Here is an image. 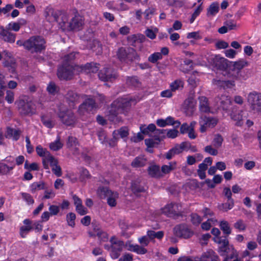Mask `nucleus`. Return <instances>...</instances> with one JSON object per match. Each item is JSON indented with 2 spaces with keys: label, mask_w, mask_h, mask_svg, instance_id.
I'll return each instance as SVG.
<instances>
[{
  "label": "nucleus",
  "mask_w": 261,
  "mask_h": 261,
  "mask_svg": "<svg viewBox=\"0 0 261 261\" xmlns=\"http://www.w3.org/2000/svg\"><path fill=\"white\" fill-rule=\"evenodd\" d=\"M116 55L121 63L125 64H130L134 61L139 62L141 60L140 55L134 48L130 47L119 48Z\"/></svg>",
  "instance_id": "1"
},
{
  "label": "nucleus",
  "mask_w": 261,
  "mask_h": 261,
  "mask_svg": "<svg viewBox=\"0 0 261 261\" xmlns=\"http://www.w3.org/2000/svg\"><path fill=\"white\" fill-rule=\"evenodd\" d=\"M45 39L38 35L33 36L27 39V50L31 54H41L46 48Z\"/></svg>",
  "instance_id": "2"
},
{
  "label": "nucleus",
  "mask_w": 261,
  "mask_h": 261,
  "mask_svg": "<svg viewBox=\"0 0 261 261\" xmlns=\"http://www.w3.org/2000/svg\"><path fill=\"white\" fill-rule=\"evenodd\" d=\"M130 107V100L119 98L112 103L110 113L114 116H116L119 114L126 115Z\"/></svg>",
  "instance_id": "3"
},
{
  "label": "nucleus",
  "mask_w": 261,
  "mask_h": 261,
  "mask_svg": "<svg viewBox=\"0 0 261 261\" xmlns=\"http://www.w3.org/2000/svg\"><path fill=\"white\" fill-rule=\"evenodd\" d=\"M76 66H79V65L62 64L58 69L57 76L58 78L60 80H71L73 76V71L77 70L79 72V69Z\"/></svg>",
  "instance_id": "4"
},
{
  "label": "nucleus",
  "mask_w": 261,
  "mask_h": 261,
  "mask_svg": "<svg viewBox=\"0 0 261 261\" xmlns=\"http://www.w3.org/2000/svg\"><path fill=\"white\" fill-rule=\"evenodd\" d=\"M51 16L54 20L58 22L61 29L63 31H67L69 22H68V15L66 12L62 10H52Z\"/></svg>",
  "instance_id": "5"
},
{
  "label": "nucleus",
  "mask_w": 261,
  "mask_h": 261,
  "mask_svg": "<svg viewBox=\"0 0 261 261\" xmlns=\"http://www.w3.org/2000/svg\"><path fill=\"white\" fill-rule=\"evenodd\" d=\"M250 109L254 114L261 113V93L256 91L250 92L247 97Z\"/></svg>",
  "instance_id": "6"
},
{
  "label": "nucleus",
  "mask_w": 261,
  "mask_h": 261,
  "mask_svg": "<svg viewBox=\"0 0 261 261\" xmlns=\"http://www.w3.org/2000/svg\"><path fill=\"white\" fill-rule=\"evenodd\" d=\"M57 115L61 122L66 126H73L76 122V117L71 110L59 109Z\"/></svg>",
  "instance_id": "7"
},
{
  "label": "nucleus",
  "mask_w": 261,
  "mask_h": 261,
  "mask_svg": "<svg viewBox=\"0 0 261 261\" xmlns=\"http://www.w3.org/2000/svg\"><path fill=\"white\" fill-rule=\"evenodd\" d=\"M179 207L181 208L180 204L171 202L167 204L162 209V212L167 217L176 219L179 217H182V212Z\"/></svg>",
  "instance_id": "8"
},
{
  "label": "nucleus",
  "mask_w": 261,
  "mask_h": 261,
  "mask_svg": "<svg viewBox=\"0 0 261 261\" xmlns=\"http://www.w3.org/2000/svg\"><path fill=\"white\" fill-rule=\"evenodd\" d=\"M218 120L216 117H207L206 116H201L199 120V123L200 125V131L201 133H204L207 128H213L218 123Z\"/></svg>",
  "instance_id": "9"
},
{
  "label": "nucleus",
  "mask_w": 261,
  "mask_h": 261,
  "mask_svg": "<svg viewBox=\"0 0 261 261\" xmlns=\"http://www.w3.org/2000/svg\"><path fill=\"white\" fill-rule=\"evenodd\" d=\"M173 230L175 236L184 239H189L194 234L193 231L185 224L176 225Z\"/></svg>",
  "instance_id": "10"
},
{
  "label": "nucleus",
  "mask_w": 261,
  "mask_h": 261,
  "mask_svg": "<svg viewBox=\"0 0 261 261\" xmlns=\"http://www.w3.org/2000/svg\"><path fill=\"white\" fill-rule=\"evenodd\" d=\"M99 79L102 81L112 82L118 77L117 72L112 68L105 67L98 73Z\"/></svg>",
  "instance_id": "11"
},
{
  "label": "nucleus",
  "mask_w": 261,
  "mask_h": 261,
  "mask_svg": "<svg viewBox=\"0 0 261 261\" xmlns=\"http://www.w3.org/2000/svg\"><path fill=\"white\" fill-rule=\"evenodd\" d=\"M213 240L220 245L219 247L218 251L221 256L225 255L226 253H228L230 252V248L227 236L214 238Z\"/></svg>",
  "instance_id": "12"
},
{
  "label": "nucleus",
  "mask_w": 261,
  "mask_h": 261,
  "mask_svg": "<svg viewBox=\"0 0 261 261\" xmlns=\"http://www.w3.org/2000/svg\"><path fill=\"white\" fill-rule=\"evenodd\" d=\"M36 151L38 155L42 158V164L45 169H49L48 161L50 157H54L50 153L41 145L36 147Z\"/></svg>",
  "instance_id": "13"
},
{
  "label": "nucleus",
  "mask_w": 261,
  "mask_h": 261,
  "mask_svg": "<svg viewBox=\"0 0 261 261\" xmlns=\"http://www.w3.org/2000/svg\"><path fill=\"white\" fill-rule=\"evenodd\" d=\"M18 108L20 113L22 115H32L35 113L31 101H25L21 99L18 101Z\"/></svg>",
  "instance_id": "14"
},
{
  "label": "nucleus",
  "mask_w": 261,
  "mask_h": 261,
  "mask_svg": "<svg viewBox=\"0 0 261 261\" xmlns=\"http://www.w3.org/2000/svg\"><path fill=\"white\" fill-rule=\"evenodd\" d=\"M228 62L226 59L220 55H216L213 58L212 65L218 70L225 71L228 66Z\"/></svg>",
  "instance_id": "15"
},
{
  "label": "nucleus",
  "mask_w": 261,
  "mask_h": 261,
  "mask_svg": "<svg viewBox=\"0 0 261 261\" xmlns=\"http://www.w3.org/2000/svg\"><path fill=\"white\" fill-rule=\"evenodd\" d=\"M84 24V19L80 15H75L69 22L67 31H80Z\"/></svg>",
  "instance_id": "16"
},
{
  "label": "nucleus",
  "mask_w": 261,
  "mask_h": 261,
  "mask_svg": "<svg viewBox=\"0 0 261 261\" xmlns=\"http://www.w3.org/2000/svg\"><path fill=\"white\" fill-rule=\"evenodd\" d=\"M16 37L15 34L5 29L3 26L0 27V38L5 42L13 43L15 41Z\"/></svg>",
  "instance_id": "17"
},
{
  "label": "nucleus",
  "mask_w": 261,
  "mask_h": 261,
  "mask_svg": "<svg viewBox=\"0 0 261 261\" xmlns=\"http://www.w3.org/2000/svg\"><path fill=\"white\" fill-rule=\"evenodd\" d=\"M99 64L94 63H87L85 65L76 66L79 69V72L87 73H96L99 68Z\"/></svg>",
  "instance_id": "18"
},
{
  "label": "nucleus",
  "mask_w": 261,
  "mask_h": 261,
  "mask_svg": "<svg viewBox=\"0 0 261 261\" xmlns=\"http://www.w3.org/2000/svg\"><path fill=\"white\" fill-rule=\"evenodd\" d=\"M51 167V170L54 174H55L57 177H60L62 176V169L61 167L58 165V161L54 156L50 157L49 161H48V164Z\"/></svg>",
  "instance_id": "19"
},
{
  "label": "nucleus",
  "mask_w": 261,
  "mask_h": 261,
  "mask_svg": "<svg viewBox=\"0 0 261 261\" xmlns=\"http://www.w3.org/2000/svg\"><path fill=\"white\" fill-rule=\"evenodd\" d=\"M96 108V103L93 98H87L80 106V109H84L88 112H91L94 109Z\"/></svg>",
  "instance_id": "20"
},
{
  "label": "nucleus",
  "mask_w": 261,
  "mask_h": 261,
  "mask_svg": "<svg viewBox=\"0 0 261 261\" xmlns=\"http://www.w3.org/2000/svg\"><path fill=\"white\" fill-rule=\"evenodd\" d=\"M126 84L132 88H139L141 86V82L140 81L138 76L136 75L127 76Z\"/></svg>",
  "instance_id": "21"
},
{
  "label": "nucleus",
  "mask_w": 261,
  "mask_h": 261,
  "mask_svg": "<svg viewBox=\"0 0 261 261\" xmlns=\"http://www.w3.org/2000/svg\"><path fill=\"white\" fill-rule=\"evenodd\" d=\"M79 96L73 91H69L66 95V101L70 107H73L79 99Z\"/></svg>",
  "instance_id": "22"
},
{
  "label": "nucleus",
  "mask_w": 261,
  "mask_h": 261,
  "mask_svg": "<svg viewBox=\"0 0 261 261\" xmlns=\"http://www.w3.org/2000/svg\"><path fill=\"white\" fill-rule=\"evenodd\" d=\"M147 164V159L144 155L136 157L131 163V166L135 168L144 167Z\"/></svg>",
  "instance_id": "23"
},
{
  "label": "nucleus",
  "mask_w": 261,
  "mask_h": 261,
  "mask_svg": "<svg viewBox=\"0 0 261 261\" xmlns=\"http://www.w3.org/2000/svg\"><path fill=\"white\" fill-rule=\"evenodd\" d=\"M93 232L94 235L97 236L98 239L102 242H107L108 240V234L103 231L98 226H93Z\"/></svg>",
  "instance_id": "24"
},
{
  "label": "nucleus",
  "mask_w": 261,
  "mask_h": 261,
  "mask_svg": "<svg viewBox=\"0 0 261 261\" xmlns=\"http://www.w3.org/2000/svg\"><path fill=\"white\" fill-rule=\"evenodd\" d=\"M131 190L133 193L137 196L140 193L145 192L146 191L144 187L137 180H134L132 182Z\"/></svg>",
  "instance_id": "25"
},
{
  "label": "nucleus",
  "mask_w": 261,
  "mask_h": 261,
  "mask_svg": "<svg viewBox=\"0 0 261 261\" xmlns=\"http://www.w3.org/2000/svg\"><path fill=\"white\" fill-rule=\"evenodd\" d=\"M199 100V110L202 113H208L210 112V107L208 99L205 96H200Z\"/></svg>",
  "instance_id": "26"
},
{
  "label": "nucleus",
  "mask_w": 261,
  "mask_h": 261,
  "mask_svg": "<svg viewBox=\"0 0 261 261\" xmlns=\"http://www.w3.org/2000/svg\"><path fill=\"white\" fill-rule=\"evenodd\" d=\"M97 194L100 199H105L108 197L109 195L113 194L111 190L109 188L103 186H100L98 187L97 190Z\"/></svg>",
  "instance_id": "27"
},
{
  "label": "nucleus",
  "mask_w": 261,
  "mask_h": 261,
  "mask_svg": "<svg viewBox=\"0 0 261 261\" xmlns=\"http://www.w3.org/2000/svg\"><path fill=\"white\" fill-rule=\"evenodd\" d=\"M148 174L152 177L159 178L162 176L160 166L156 165L150 166L147 169Z\"/></svg>",
  "instance_id": "28"
},
{
  "label": "nucleus",
  "mask_w": 261,
  "mask_h": 261,
  "mask_svg": "<svg viewBox=\"0 0 261 261\" xmlns=\"http://www.w3.org/2000/svg\"><path fill=\"white\" fill-rule=\"evenodd\" d=\"M162 139L158 136H155L153 138L145 139L144 143L145 145L149 148L157 147Z\"/></svg>",
  "instance_id": "29"
},
{
  "label": "nucleus",
  "mask_w": 261,
  "mask_h": 261,
  "mask_svg": "<svg viewBox=\"0 0 261 261\" xmlns=\"http://www.w3.org/2000/svg\"><path fill=\"white\" fill-rule=\"evenodd\" d=\"M115 238V237H113L111 239L110 242L112 244L111 249L113 250H116L118 252H121L124 246V242L122 241H114L113 239Z\"/></svg>",
  "instance_id": "30"
},
{
  "label": "nucleus",
  "mask_w": 261,
  "mask_h": 261,
  "mask_svg": "<svg viewBox=\"0 0 261 261\" xmlns=\"http://www.w3.org/2000/svg\"><path fill=\"white\" fill-rule=\"evenodd\" d=\"M219 11V4L217 2L212 3L207 9V17L215 16Z\"/></svg>",
  "instance_id": "31"
},
{
  "label": "nucleus",
  "mask_w": 261,
  "mask_h": 261,
  "mask_svg": "<svg viewBox=\"0 0 261 261\" xmlns=\"http://www.w3.org/2000/svg\"><path fill=\"white\" fill-rule=\"evenodd\" d=\"M145 39V36L140 34L131 35L127 38L128 43L132 46H135V44L138 40H139L140 42H142Z\"/></svg>",
  "instance_id": "32"
},
{
  "label": "nucleus",
  "mask_w": 261,
  "mask_h": 261,
  "mask_svg": "<svg viewBox=\"0 0 261 261\" xmlns=\"http://www.w3.org/2000/svg\"><path fill=\"white\" fill-rule=\"evenodd\" d=\"M180 153H181V149L179 148V145H177L166 152L165 158L169 160L175 155L179 154Z\"/></svg>",
  "instance_id": "33"
},
{
  "label": "nucleus",
  "mask_w": 261,
  "mask_h": 261,
  "mask_svg": "<svg viewBox=\"0 0 261 261\" xmlns=\"http://www.w3.org/2000/svg\"><path fill=\"white\" fill-rule=\"evenodd\" d=\"M184 86V81L180 79H177L170 84V88L173 92H175L176 90H182Z\"/></svg>",
  "instance_id": "34"
},
{
  "label": "nucleus",
  "mask_w": 261,
  "mask_h": 261,
  "mask_svg": "<svg viewBox=\"0 0 261 261\" xmlns=\"http://www.w3.org/2000/svg\"><path fill=\"white\" fill-rule=\"evenodd\" d=\"M41 121L43 124L48 128H52L55 126V123L52 121L51 118L47 115L41 116Z\"/></svg>",
  "instance_id": "35"
},
{
  "label": "nucleus",
  "mask_w": 261,
  "mask_h": 261,
  "mask_svg": "<svg viewBox=\"0 0 261 261\" xmlns=\"http://www.w3.org/2000/svg\"><path fill=\"white\" fill-rule=\"evenodd\" d=\"M30 190L32 193H34L36 191L46 189L45 184L43 181L34 182L30 185Z\"/></svg>",
  "instance_id": "36"
},
{
  "label": "nucleus",
  "mask_w": 261,
  "mask_h": 261,
  "mask_svg": "<svg viewBox=\"0 0 261 261\" xmlns=\"http://www.w3.org/2000/svg\"><path fill=\"white\" fill-rule=\"evenodd\" d=\"M242 113H243V111L238 113H232L231 114L232 119L236 121V125L238 126H242L244 123V119Z\"/></svg>",
  "instance_id": "37"
},
{
  "label": "nucleus",
  "mask_w": 261,
  "mask_h": 261,
  "mask_svg": "<svg viewBox=\"0 0 261 261\" xmlns=\"http://www.w3.org/2000/svg\"><path fill=\"white\" fill-rule=\"evenodd\" d=\"M208 168V165L204 163H200L198 165L197 174L201 179H204L206 177L205 171Z\"/></svg>",
  "instance_id": "38"
},
{
  "label": "nucleus",
  "mask_w": 261,
  "mask_h": 261,
  "mask_svg": "<svg viewBox=\"0 0 261 261\" xmlns=\"http://www.w3.org/2000/svg\"><path fill=\"white\" fill-rule=\"evenodd\" d=\"M46 90L49 94L55 95L60 91V88L56 85L55 82H50L47 85Z\"/></svg>",
  "instance_id": "39"
},
{
  "label": "nucleus",
  "mask_w": 261,
  "mask_h": 261,
  "mask_svg": "<svg viewBox=\"0 0 261 261\" xmlns=\"http://www.w3.org/2000/svg\"><path fill=\"white\" fill-rule=\"evenodd\" d=\"M147 235L150 240H152L155 238L161 240L163 238L164 233L163 231L155 232L153 230H150L147 231Z\"/></svg>",
  "instance_id": "40"
},
{
  "label": "nucleus",
  "mask_w": 261,
  "mask_h": 261,
  "mask_svg": "<svg viewBox=\"0 0 261 261\" xmlns=\"http://www.w3.org/2000/svg\"><path fill=\"white\" fill-rule=\"evenodd\" d=\"M192 224L195 226H198L203 220L202 218L197 213H192L190 215Z\"/></svg>",
  "instance_id": "41"
},
{
  "label": "nucleus",
  "mask_w": 261,
  "mask_h": 261,
  "mask_svg": "<svg viewBox=\"0 0 261 261\" xmlns=\"http://www.w3.org/2000/svg\"><path fill=\"white\" fill-rule=\"evenodd\" d=\"M234 205V201L233 199L227 200L226 202L222 203L219 206V209L223 212H227L232 209Z\"/></svg>",
  "instance_id": "42"
},
{
  "label": "nucleus",
  "mask_w": 261,
  "mask_h": 261,
  "mask_svg": "<svg viewBox=\"0 0 261 261\" xmlns=\"http://www.w3.org/2000/svg\"><path fill=\"white\" fill-rule=\"evenodd\" d=\"M60 137L58 136L56 140L49 144V148L53 151H58L62 148L63 144L60 141Z\"/></svg>",
  "instance_id": "43"
},
{
  "label": "nucleus",
  "mask_w": 261,
  "mask_h": 261,
  "mask_svg": "<svg viewBox=\"0 0 261 261\" xmlns=\"http://www.w3.org/2000/svg\"><path fill=\"white\" fill-rule=\"evenodd\" d=\"M248 62L244 59H241L233 63V67L234 69L240 70L248 65Z\"/></svg>",
  "instance_id": "44"
},
{
  "label": "nucleus",
  "mask_w": 261,
  "mask_h": 261,
  "mask_svg": "<svg viewBox=\"0 0 261 261\" xmlns=\"http://www.w3.org/2000/svg\"><path fill=\"white\" fill-rule=\"evenodd\" d=\"M217 85L224 89L227 88H231L234 86V82L233 81H221L218 80L217 83Z\"/></svg>",
  "instance_id": "45"
},
{
  "label": "nucleus",
  "mask_w": 261,
  "mask_h": 261,
  "mask_svg": "<svg viewBox=\"0 0 261 261\" xmlns=\"http://www.w3.org/2000/svg\"><path fill=\"white\" fill-rule=\"evenodd\" d=\"M220 227L223 233L226 234L227 236L231 233V229L227 221H221L220 223Z\"/></svg>",
  "instance_id": "46"
},
{
  "label": "nucleus",
  "mask_w": 261,
  "mask_h": 261,
  "mask_svg": "<svg viewBox=\"0 0 261 261\" xmlns=\"http://www.w3.org/2000/svg\"><path fill=\"white\" fill-rule=\"evenodd\" d=\"M66 145L67 148H71L79 145V142L77 139L73 136H69L68 137Z\"/></svg>",
  "instance_id": "47"
},
{
  "label": "nucleus",
  "mask_w": 261,
  "mask_h": 261,
  "mask_svg": "<svg viewBox=\"0 0 261 261\" xmlns=\"http://www.w3.org/2000/svg\"><path fill=\"white\" fill-rule=\"evenodd\" d=\"M163 58L162 54L160 52H155L151 54L148 58V62L155 64L158 60H161Z\"/></svg>",
  "instance_id": "48"
},
{
  "label": "nucleus",
  "mask_w": 261,
  "mask_h": 261,
  "mask_svg": "<svg viewBox=\"0 0 261 261\" xmlns=\"http://www.w3.org/2000/svg\"><path fill=\"white\" fill-rule=\"evenodd\" d=\"M116 132V136L118 137L119 135L121 138L127 137L129 135L128 129L127 127H121L119 129L114 130Z\"/></svg>",
  "instance_id": "49"
},
{
  "label": "nucleus",
  "mask_w": 261,
  "mask_h": 261,
  "mask_svg": "<svg viewBox=\"0 0 261 261\" xmlns=\"http://www.w3.org/2000/svg\"><path fill=\"white\" fill-rule=\"evenodd\" d=\"M223 141L224 139L222 135L220 134H217L214 136L213 143L215 147L219 148L222 146Z\"/></svg>",
  "instance_id": "50"
},
{
  "label": "nucleus",
  "mask_w": 261,
  "mask_h": 261,
  "mask_svg": "<svg viewBox=\"0 0 261 261\" xmlns=\"http://www.w3.org/2000/svg\"><path fill=\"white\" fill-rule=\"evenodd\" d=\"M169 165H164L161 167V171L164 174H168L171 171L173 170L176 166V163L170 162Z\"/></svg>",
  "instance_id": "51"
},
{
  "label": "nucleus",
  "mask_w": 261,
  "mask_h": 261,
  "mask_svg": "<svg viewBox=\"0 0 261 261\" xmlns=\"http://www.w3.org/2000/svg\"><path fill=\"white\" fill-rule=\"evenodd\" d=\"M20 194L22 199L25 201L28 205H32L34 203L35 201L30 194L25 192H21Z\"/></svg>",
  "instance_id": "52"
},
{
  "label": "nucleus",
  "mask_w": 261,
  "mask_h": 261,
  "mask_svg": "<svg viewBox=\"0 0 261 261\" xmlns=\"http://www.w3.org/2000/svg\"><path fill=\"white\" fill-rule=\"evenodd\" d=\"M75 54L74 52L65 55L64 57L62 64H66L67 65H72V61L74 60Z\"/></svg>",
  "instance_id": "53"
},
{
  "label": "nucleus",
  "mask_w": 261,
  "mask_h": 261,
  "mask_svg": "<svg viewBox=\"0 0 261 261\" xmlns=\"http://www.w3.org/2000/svg\"><path fill=\"white\" fill-rule=\"evenodd\" d=\"M14 169L13 167H9L5 163H0V175H7L11 170Z\"/></svg>",
  "instance_id": "54"
},
{
  "label": "nucleus",
  "mask_w": 261,
  "mask_h": 261,
  "mask_svg": "<svg viewBox=\"0 0 261 261\" xmlns=\"http://www.w3.org/2000/svg\"><path fill=\"white\" fill-rule=\"evenodd\" d=\"M33 229L32 226H22L20 228L19 233L22 238H25L27 234Z\"/></svg>",
  "instance_id": "55"
},
{
  "label": "nucleus",
  "mask_w": 261,
  "mask_h": 261,
  "mask_svg": "<svg viewBox=\"0 0 261 261\" xmlns=\"http://www.w3.org/2000/svg\"><path fill=\"white\" fill-rule=\"evenodd\" d=\"M118 194L117 193L112 194L109 195L107 198V203L111 207H114L116 205L117 202L116 198L117 197Z\"/></svg>",
  "instance_id": "56"
},
{
  "label": "nucleus",
  "mask_w": 261,
  "mask_h": 261,
  "mask_svg": "<svg viewBox=\"0 0 261 261\" xmlns=\"http://www.w3.org/2000/svg\"><path fill=\"white\" fill-rule=\"evenodd\" d=\"M76 218L75 214L73 213L70 212L66 215V220L68 224L71 226L74 227L75 226V220Z\"/></svg>",
  "instance_id": "57"
},
{
  "label": "nucleus",
  "mask_w": 261,
  "mask_h": 261,
  "mask_svg": "<svg viewBox=\"0 0 261 261\" xmlns=\"http://www.w3.org/2000/svg\"><path fill=\"white\" fill-rule=\"evenodd\" d=\"M113 138L109 139V140H107L106 142H107L111 147H114L116 146L117 144V142L118 141V137L116 136V132H113L112 133Z\"/></svg>",
  "instance_id": "58"
},
{
  "label": "nucleus",
  "mask_w": 261,
  "mask_h": 261,
  "mask_svg": "<svg viewBox=\"0 0 261 261\" xmlns=\"http://www.w3.org/2000/svg\"><path fill=\"white\" fill-rule=\"evenodd\" d=\"M234 227L240 231H244L246 228V225L242 219L238 220L234 224Z\"/></svg>",
  "instance_id": "59"
},
{
  "label": "nucleus",
  "mask_w": 261,
  "mask_h": 261,
  "mask_svg": "<svg viewBox=\"0 0 261 261\" xmlns=\"http://www.w3.org/2000/svg\"><path fill=\"white\" fill-rule=\"evenodd\" d=\"M7 133L8 134L13 136V139L15 141H17L20 138V131L19 130L9 128Z\"/></svg>",
  "instance_id": "60"
},
{
  "label": "nucleus",
  "mask_w": 261,
  "mask_h": 261,
  "mask_svg": "<svg viewBox=\"0 0 261 261\" xmlns=\"http://www.w3.org/2000/svg\"><path fill=\"white\" fill-rule=\"evenodd\" d=\"M91 177L89 171L85 168H82L80 172V178L82 180L90 179Z\"/></svg>",
  "instance_id": "61"
},
{
  "label": "nucleus",
  "mask_w": 261,
  "mask_h": 261,
  "mask_svg": "<svg viewBox=\"0 0 261 261\" xmlns=\"http://www.w3.org/2000/svg\"><path fill=\"white\" fill-rule=\"evenodd\" d=\"M214 253V251L213 250H210L203 253L200 258V261H210Z\"/></svg>",
  "instance_id": "62"
},
{
  "label": "nucleus",
  "mask_w": 261,
  "mask_h": 261,
  "mask_svg": "<svg viewBox=\"0 0 261 261\" xmlns=\"http://www.w3.org/2000/svg\"><path fill=\"white\" fill-rule=\"evenodd\" d=\"M97 136L98 140L101 142L102 144H104L107 141V134L106 132L103 130H99L97 132Z\"/></svg>",
  "instance_id": "63"
},
{
  "label": "nucleus",
  "mask_w": 261,
  "mask_h": 261,
  "mask_svg": "<svg viewBox=\"0 0 261 261\" xmlns=\"http://www.w3.org/2000/svg\"><path fill=\"white\" fill-rule=\"evenodd\" d=\"M51 216H56L60 212V207L56 205H50L48 208Z\"/></svg>",
  "instance_id": "64"
}]
</instances>
